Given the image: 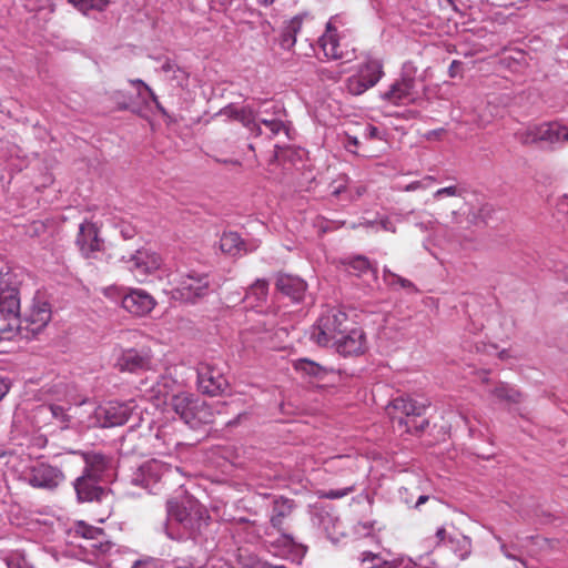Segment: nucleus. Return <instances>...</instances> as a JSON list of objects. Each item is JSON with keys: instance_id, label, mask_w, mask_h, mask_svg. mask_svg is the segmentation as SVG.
<instances>
[{"instance_id": "nucleus-1", "label": "nucleus", "mask_w": 568, "mask_h": 568, "mask_svg": "<svg viewBox=\"0 0 568 568\" xmlns=\"http://www.w3.org/2000/svg\"><path fill=\"white\" fill-rule=\"evenodd\" d=\"M171 407L191 428L213 423L214 413L212 407L194 394L181 392L173 395Z\"/></svg>"}, {"instance_id": "nucleus-2", "label": "nucleus", "mask_w": 568, "mask_h": 568, "mask_svg": "<svg viewBox=\"0 0 568 568\" xmlns=\"http://www.w3.org/2000/svg\"><path fill=\"white\" fill-rule=\"evenodd\" d=\"M352 322L343 311L332 308L324 312L312 326L311 339L320 346H333Z\"/></svg>"}, {"instance_id": "nucleus-3", "label": "nucleus", "mask_w": 568, "mask_h": 568, "mask_svg": "<svg viewBox=\"0 0 568 568\" xmlns=\"http://www.w3.org/2000/svg\"><path fill=\"white\" fill-rule=\"evenodd\" d=\"M136 407L134 400H110L97 406L83 424L89 428L122 426L129 420Z\"/></svg>"}, {"instance_id": "nucleus-4", "label": "nucleus", "mask_w": 568, "mask_h": 568, "mask_svg": "<svg viewBox=\"0 0 568 568\" xmlns=\"http://www.w3.org/2000/svg\"><path fill=\"white\" fill-rule=\"evenodd\" d=\"M429 405L430 402L427 398L418 399L409 395L399 396L390 402L388 414L393 419L397 418V414L404 415L407 419H404L402 416L398 417L399 425H404L407 433H419L428 426V420L422 419L420 423H413L410 425L409 418L422 417Z\"/></svg>"}, {"instance_id": "nucleus-5", "label": "nucleus", "mask_w": 568, "mask_h": 568, "mask_svg": "<svg viewBox=\"0 0 568 568\" xmlns=\"http://www.w3.org/2000/svg\"><path fill=\"white\" fill-rule=\"evenodd\" d=\"M174 473L171 465L160 459H149L133 469L131 483L151 493H156L161 485Z\"/></svg>"}, {"instance_id": "nucleus-6", "label": "nucleus", "mask_w": 568, "mask_h": 568, "mask_svg": "<svg viewBox=\"0 0 568 568\" xmlns=\"http://www.w3.org/2000/svg\"><path fill=\"white\" fill-rule=\"evenodd\" d=\"M20 281L18 274L6 267L0 270V315L4 320L20 316Z\"/></svg>"}, {"instance_id": "nucleus-7", "label": "nucleus", "mask_w": 568, "mask_h": 568, "mask_svg": "<svg viewBox=\"0 0 568 568\" xmlns=\"http://www.w3.org/2000/svg\"><path fill=\"white\" fill-rule=\"evenodd\" d=\"M51 306L43 295L37 293L31 303L20 314V331L31 335L39 334L51 321Z\"/></svg>"}, {"instance_id": "nucleus-8", "label": "nucleus", "mask_w": 568, "mask_h": 568, "mask_svg": "<svg viewBox=\"0 0 568 568\" xmlns=\"http://www.w3.org/2000/svg\"><path fill=\"white\" fill-rule=\"evenodd\" d=\"M383 63L375 58H367L355 74L348 77L345 81V88L353 95H361L368 89L377 84L383 77Z\"/></svg>"}, {"instance_id": "nucleus-9", "label": "nucleus", "mask_w": 568, "mask_h": 568, "mask_svg": "<svg viewBox=\"0 0 568 568\" xmlns=\"http://www.w3.org/2000/svg\"><path fill=\"white\" fill-rule=\"evenodd\" d=\"M210 290L209 277L204 273L190 271L180 276L176 287L173 290V298L186 303H194L205 296Z\"/></svg>"}, {"instance_id": "nucleus-10", "label": "nucleus", "mask_w": 568, "mask_h": 568, "mask_svg": "<svg viewBox=\"0 0 568 568\" xmlns=\"http://www.w3.org/2000/svg\"><path fill=\"white\" fill-rule=\"evenodd\" d=\"M417 82L414 75L409 74L406 67L399 79L389 85L383 93V99L395 105H408L419 99Z\"/></svg>"}, {"instance_id": "nucleus-11", "label": "nucleus", "mask_w": 568, "mask_h": 568, "mask_svg": "<svg viewBox=\"0 0 568 568\" xmlns=\"http://www.w3.org/2000/svg\"><path fill=\"white\" fill-rule=\"evenodd\" d=\"M120 372L141 373L154 368L153 353L149 347L121 349L115 359Z\"/></svg>"}, {"instance_id": "nucleus-12", "label": "nucleus", "mask_w": 568, "mask_h": 568, "mask_svg": "<svg viewBox=\"0 0 568 568\" xmlns=\"http://www.w3.org/2000/svg\"><path fill=\"white\" fill-rule=\"evenodd\" d=\"M196 372L197 388L203 394L217 396L229 387V382L223 372L213 363L201 362Z\"/></svg>"}, {"instance_id": "nucleus-13", "label": "nucleus", "mask_w": 568, "mask_h": 568, "mask_svg": "<svg viewBox=\"0 0 568 568\" xmlns=\"http://www.w3.org/2000/svg\"><path fill=\"white\" fill-rule=\"evenodd\" d=\"M28 484L34 488L52 490L64 481L63 471L47 463H36L24 474Z\"/></svg>"}, {"instance_id": "nucleus-14", "label": "nucleus", "mask_w": 568, "mask_h": 568, "mask_svg": "<svg viewBox=\"0 0 568 568\" xmlns=\"http://www.w3.org/2000/svg\"><path fill=\"white\" fill-rule=\"evenodd\" d=\"M75 244L85 258H95L104 248V241L100 236L98 226L89 221L80 224Z\"/></svg>"}, {"instance_id": "nucleus-15", "label": "nucleus", "mask_w": 568, "mask_h": 568, "mask_svg": "<svg viewBox=\"0 0 568 568\" xmlns=\"http://www.w3.org/2000/svg\"><path fill=\"white\" fill-rule=\"evenodd\" d=\"M345 26V19L342 14H335L328 19L324 34L318 39L320 47L328 59H343L344 54L339 48V27Z\"/></svg>"}, {"instance_id": "nucleus-16", "label": "nucleus", "mask_w": 568, "mask_h": 568, "mask_svg": "<svg viewBox=\"0 0 568 568\" xmlns=\"http://www.w3.org/2000/svg\"><path fill=\"white\" fill-rule=\"evenodd\" d=\"M257 113L260 123L265 125L271 132L270 139L278 135L281 132H284L288 136L290 126L284 121L285 114L281 104L263 102L262 105L257 108Z\"/></svg>"}, {"instance_id": "nucleus-17", "label": "nucleus", "mask_w": 568, "mask_h": 568, "mask_svg": "<svg viewBox=\"0 0 568 568\" xmlns=\"http://www.w3.org/2000/svg\"><path fill=\"white\" fill-rule=\"evenodd\" d=\"M125 262L128 268L139 278L158 271L162 265V257L149 248H140L131 254Z\"/></svg>"}, {"instance_id": "nucleus-18", "label": "nucleus", "mask_w": 568, "mask_h": 568, "mask_svg": "<svg viewBox=\"0 0 568 568\" xmlns=\"http://www.w3.org/2000/svg\"><path fill=\"white\" fill-rule=\"evenodd\" d=\"M336 352L343 356H358L367 348L366 335L362 328L348 327L333 344Z\"/></svg>"}, {"instance_id": "nucleus-19", "label": "nucleus", "mask_w": 568, "mask_h": 568, "mask_svg": "<svg viewBox=\"0 0 568 568\" xmlns=\"http://www.w3.org/2000/svg\"><path fill=\"white\" fill-rule=\"evenodd\" d=\"M155 305L154 297L141 288L131 290L122 297L123 308L135 316L148 315Z\"/></svg>"}, {"instance_id": "nucleus-20", "label": "nucleus", "mask_w": 568, "mask_h": 568, "mask_svg": "<svg viewBox=\"0 0 568 568\" xmlns=\"http://www.w3.org/2000/svg\"><path fill=\"white\" fill-rule=\"evenodd\" d=\"M314 17L308 11H303L283 22L280 33V45L290 51L296 43L297 34L306 22L313 21Z\"/></svg>"}, {"instance_id": "nucleus-21", "label": "nucleus", "mask_w": 568, "mask_h": 568, "mask_svg": "<svg viewBox=\"0 0 568 568\" xmlns=\"http://www.w3.org/2000/svg\"><path fill=\"white\" fill-rule=\"evenodd\" d=\"M276 290L283 295L290 297L294 303L303 301L307 284L298 276L280 273L275 282Z\"/></svg>"}, {"instance_id": "nucleus-22", "label": "nucleus", "mask_w": 568, "mask_h": 568, "mask_svg": "<svg viewBox=\"0 0 568 568\" xmlns=\"http://www.w3.org/2000/svg\"><path fill=\"white\" fill-rule=\"evenodd\" d=\"M178 387V382L171 375H161L159 379L145 390L148 399L153 400L156 406L166 405L172 400V396Z\"/></svg>"}, {"instance_id": "nucleus-23", "label": "nucleus", "mask_w": 568, "mask_h": 568, "mask_svg": "<svg viewBox=\"0 0 568 568\" xmlns=\"http://www.w3.org/2000/svg\"><path fill=\"white\" fill-rule=\"evenodd\" d=\"M100 481V479L91 478L85 474L78 477L73 483L78 500L81 503L101 500L105 490L99 485Z\"/></svg>"}, {"instance_id": "nucleus-24", "label": "nucleus", "mask_w": 568, "mask_h": 568, "mask_svg": "<svg viewBox=\"0 0 568 568\" xmlns=\"http://www.w3.org/2000/svg\"><path fill=\"white\" fill-rule=\"evenodd\" d=\"M75 531L88 541V545L83 546L85 549L90 548L92 551L98 552H106L110 549L109 542L105 541L106 535L103 529L80 521Z\"/></svg>"}, {"instance_id": "nucleus-25", "label": "nucleus", "mask_w": 568, "mask_h": 568, "mask_svg": "<svg viewBox=\"0 0 568 568\" xmlns=\"http://www.w3.org/2000/svg\"><path fill=\"white\" fill-rule=\"evenodd\" d=\"M82 457L85 463L83 474L102 480L111 466V459L104 454L97 452L82 453Z\"/></svg>"}, {"instance_id": "nucleus-26", "label": "nucleus", "mask_w": 568, "mask_h": 568, "mask_svg": "<svg viewBox=\"0 0 568 568\" xmlns=\"http://www.w3.org/2000/svg\"><path fill=\"white\" fill-rule=\"evenodd\" d=\"M294 500L285 497H277L273 500L272 514L270 517L271 526L277 531L283 530L284 520L292 514Z\"/></svg>"}, {"instance_id": "nucleus-27", "label": "nucleus", "mask_w": 568, "mask_h": 568, "mask_svg": "<svg viewBox=\"0 0 568 568\" xmlns=\"http://www.w3.org/2000/svg\"><path fill=\"white\" fill-rule=\"evenodd\" d=\"M111 565L114 568H124L126 565L128 568H159L158 560L152 557H143L141 559L136 558V555L128 550L123 556H116L111 560Z\"/></svg>"}, {"instance_id": "nucleus-28", "label": "nucleus", "mask_w": 568, "mask_h": 568, "mask_svg": "<svg viewBox=\"0 0 568 568\" xmlns=\"http://www.w3.org/2000/svg\"><path fill=\"white\" fill-rule=\"evenodd\" d=\"M173 516L187 531L191 534L201 529L203 517L200 508H179L175 513H171Z\"/></svg>"}, {"instance_id": "nucleus-29", "label": "nucleus", "mask_w": 568, "mask_h": 568, "mask_svg": "<svg viewBox=\"0 0 568 568\" xmlns=\"http://www.w3.org/2000/svg\"><path fill=\"white\" fill-rule=\"evenodd\" d=\"M565 126L557 122H546L538 124L539 143L544 142L550 145L565 142Z\"/></svg>"}, {"instance_id": "nucleus-30", "label": "nucleus", "mask_w": 568, "mask_h": 568, "mask_svg": "<svg viewBox=\"0 0 568 568\" xmlns=\"http://www.w3.org/2000/svg\"><path fill=\"white\" fill-rule=\"evenodd\" d=\"M268 282L264 278H257L247 290L245 301L253 307L261 306L268 296Z\"/></svg>"}, {"instance_id": "nucleus-31", "label": "nucleus", "mask_w": 568, "mask_h": 568, "mask_svg": "<svg viewBox=\"0 0 568 568\" xmlns=\"http://www.w3.org/2000/svg\"><path fill=\"white\" fill-rule=\"evenodd\" d=\"M358 560L362 568H397L396 560L385 559L379 552L362 551Z\"/></svg>"}, {"instance_id": "nucleus-32", "label": "nucleus", "mask_w": 568, "mask_h": 568, "mask_svg": "<svg viewBox=\"0 0 568 568\" xmlns=\"http://www.w3.org/2000/svg\"><path fill=\"white\" fill-rule=\"evenodd\" d=\"M220 248L232 256L240 254L242 251L246 252L244 242L236 232H224L220 239Z\"/></svg>"}, {"instance_id": "nucleus-33", "label": "nucleus", "mask_w": 568, "mask_h": 568, "mask_svg": "<svg viewBox=\"0 0 568 568\" xmlns=\"http://www.w3.org/2000/svg\"><path fill=\"white\" fill-rule=\"evenodd\" d=\"M491 394L499 400L510 403V404H517L521 400V393L516 389L515 387H511L510 385L506 383H499L493 390Z\"/></svg>"}, {"instance_id": "nucleus-34", "label": "nucleus", "mask_w": 568, "mask_h": 568, "mask_svg": "<svg viewBox=\"0 0 568 568\" xmlns=\"http://www.w3.org/2000/svg\"><path fill=\"white\" fill-rule=\"evenodd\" d=\"M295 371L307 376L321 378L325 375V369L320 364L307 358H300L294 362Z\"/></svg>"}, {"instance_id": "nucleus-35", "label": "nucleus", "mask_w": 568, "mask_h": 568, "mask_svg": "<svg viewBox=\"0 0 568 568\" xmlns=\"http://www.w3.org/2000/svg\"><path fill=\"white\" fill-rule=\"evenodd\" d=\"M515 138L519 143L524 145L539 143L538 124H529L523 129H519L515 133Z\"/></svg>"}, {"instance_id": "nucleus-36", "label": "nucleus", "mask_w": 568, "mask_h": 568, "mask_svg": "<svg viewBox=\"0 0 568 568\" xmlns=\"http://www.w3.org/2000/svg\"><path fill=\"white\" fill-rule=\"evenodd\" d=\"M383 276H384V281L389 286L399 285L400 287H403L405 290L417 291L415 284L412 281L404 278L396 273H393L387 267L384 268Z\"/></svg>"}, {"instance_id": "nucleus-37", "label": "nucleus", "mask_w": 568, "mask_h": 568, "mask_svg": "<svg viewBox=\"0 0 568 568\" xmlns=\"http://www.w3.org/2000/svg\"><path fill=\"white\" fill-rule=\"evenodd\" d=\"M68 1L84 13H87L89 10L102 11L109 4V0H68Z\"/></svg>"}, {"instance_id": "nucleus-38", "label": "nucleus", "mask_w": 568, "mask_h": 568, "mask_svg": "<svg viewBox=\"0 0 568 568\" xmlns=\"http://www.w3.org/2000/svg\"><path fill=\"white\" fill-rule=\"evenodd\" d=\"M257 109H255L253 105L247 104L239 110L236 121H239L243 126L248 129L250 126H254V122L257 120Z\"/></svg>"}, {"instance_id": "nucleus-39", "label": "nucleus", "mask_w": 568, "mask_h": 568, "mask_svg": "<svg viewBox=\"0 0 568 568\" xmlns=\"http://www.w3.org/2000/svg\"><path fill=\"white\" fill-rule=\"evenodd\" d=\"M130 83L132 85L138 87V95L141 98H144V95H148L152 102L156 105V108L164 113V109L162 108L161 103L159 102V99L154 91L141 79L130 80Z\"/></svg>"}, {"instance_id": "nucleus-40", "label": "nucleus", "mask_w": 568, "mask_h": 568, "mask_svg": "<svg viewBox=\"0 0 568 568\" xmlns=\"http://www.w3.org/2000/svg\"><path fill=\"white\" fill-rule=\"evenodd\" d=\"M348 266L356 271L357 274H363L368 271H372L374 274L376 273V270L373 268L369 260L363 255L355 256L348 261Z\"/></svg>"}, {"instance_id": "nucleus-41", "label": "nucleus", "mask_w": 568, "mask_h": 568, "mask_svg": "<svg viewBox=\"0 0 568 568\" xmlns=\"http://www.w3.org/2000/svg\"><path fill=\"white\" fill-rule=\"evenodd\" d=\"M44 408L50 412L52 418L60 424L61 428H67L69 426L70 417L62 406L51 404Z\"/></svg>"}, {"instance_id": "nucleus-42", "label": "nucleus", "mask_w": 568, "mask_h": 568, "mask_svg": "<svg viewBox=\"0 0 568 568\" xmlns=\"http://www.w3.org/2000/svg\"><path fill=\"white\" fill-rule=\"evenodd\" d=\"M354 490H355V486L351 485V486H347V487L341 488V489L320 490L317 494H318L320 498L339 499V498H343V497L347 496L348 494L353 493Z\"/></svg>"}, {"instance_id": "nucleus-43", "label": "nucleus", "mask_w": 568, "mask_h": 568, "mask_svg": "<svg viewBox=\"0 0 568 568\" xmlns=\"http://www.w3.org/2000/svg\"><path fill=\"white\" fill-rule=\"evenodd\" d=\"M314 520H316V523L320 526H323V528L327 531L328 530V525L329 524L334 525L336 518H334L332 515H329L327 511H325L323 509H317L314 513Z\"/></svg>"}, {"instance_id": "nucleus-44", "label": "nucleus", "mask_w": 568, "mask_h": 568, "mask_svg": "<svg viewBox=\"0 0 568 568\" xmlns=\"http://www.w3.org/2000/svg\"><path fill=\"white\" fill-rule=\"evenodd\" d=\"M463 194V190L459 189L456 185H449L446 187L438 189L434 194L433 197L435 200H439L443 196H460Z\"/></svg>"}, {"instance_id": "nucleus-45", "label": "nucleus", "mask_w": 568, "mask_h": 568, "mask_svg": "<svg viewBox=\"0 0 568 568\" xmlns=\"http://www.w3.org/2000/svg\"><path fill=\"white\" fill-rule=\"evenodd\" d=\"M435 181H436L435 178L428 175V176H425L423 180L414 181V182L407 184L404 190L407 192H413L418 189H427V187L432 186V184Z\"/></svg>"}, {"instance_id": "nucleus-46", "label": "nucleus", "mask_w": 568, "mask_h": 568, "mask_svg": "<svg viewBox=\"0 0 568 568\" xmlns=\"http://www.w3.org/2000/svg\"><path fill=\"white\" fill-rule=\"evenodd\" d=\"M436 545H453L455 541V537L447 532L445 527L437 528L435 532Z\"/></svg>"}, {"instance_id": "nucleus-47", "label": "nucleus", "mask_w": 568, "mask_h": 568, "mask_svg": "<svg viewBox=\"0 0 568 568\" xmlns=\"http://www.w3.org/2000/svg\"><path fill=\"white\" fill-rule=\"evenodd\" d=\"M496 540L499 542L500 545V551L503 552V555L508 558V559H511V560H519L521 564H524V561L521 559H519L515 554H514V550L516 549V547L514 545L511 546H508L506 545L503 539L498 536H495Z\"/></svg>"}, {"instance_id": "nucleus-48", "label": "nucleus", "mask_w": 568, "mask_h": 568, "mask_svg": "<svg viewBox=\"0 0 568 568\" xmlns=\"http://www.w3.org/2000/svg\"><path fill=\"white\" fill-rule=\"evenodd\" d=\"M241 108H237L235 104L233 103H230L227 104L226 106L222 108L220 111H219V115H224L226 116L227 119H232V120H235L237 119V115H239V110Z\"/></svg>"}, {"instance_id": "nucleus-49", "label": "nucleus", "mask_w": 568, "mask_h": 568, "mask_svg": "<svg viewBox=\"0 0 568 568\" xmlns=\"http://www.w3.org/2000/svg\"><path fill=\"white\" fill-rule=\"evenodd\" d=\"M318 74L322 80H332V81H338L341 79V72L328 70V69H321L318 71Z\"/></svg>"}, {"instance_id": "nucleus-50", "label": "nucleus", "mask_w": 568, "mask_h": 568, "mask_svg": "<svg viewBox=\"0 0 568 568\" xmlns=\"http://www.w3.org/2000/svg\"><path fill=\"white\" fill-rule=\"evenodd\" d=\"M8 568H32L23 558H12L7 562Z\"/></svg>"}, {"instance_id": "nucleus-51", "label": "nucleus", "mask_w": 568, "mask_h": 568, "mask_svg": "<svg viewBox=\"0 0 568 568\" xmlns=\"http://www.w3.org/2000/svg\"><path fill=\"white\" fill-rule=\"evenodd\" d=\"M399 495L402 500L409 507H413L414 505V496L413 493L408 488H402L399 490Z\"/></svg>"}, {"instance_id": "nucleus-52", "label": "nucleus", "mask_w": 568, "mask_h": 568, "mask_svg": "<svg viewBox=\"0 0 568 568\" xmlns=\"http://www.w3.org/2000/svg\"><path fill=\"white\" fill-rule=\"evenodd\" d=\"M378 224L384 231L395 233L396 232V225L394 222H392L388 217H383L379 220Z\"/></svg>"}, {"instance_id": "nucleus-53", "label": "nucleus", "mask_w": 568, "mask_h": 568, "mask_svg": "<svg viewBox=\"0 0 568 568\" xmlns=\"http://www.w3.org/2000/svg\"><path fill=\"white\" fill-rule=\"evenodd\" d=\"M364 136L371 140L377 139L379 138V131L376 126L368 124L364 129Z\"/></svg>"}, {"instance_id": "nucleus-54", "label": "nucleus", "mask_w": 568, "mask_h": 568, "mask_svg": "<svg viewBox=\"0 0 568 568\" xmlns=\"http://www.w3.org/2000/svg\"><path fill=\"white\" fill-rule=\"evenodd\" d=\"M8 392H9V384L0 375V400L7 395Z\"/></svg>"}, {"instance_id": "nucleus-55", "label": "nucleus", "mask_w": 568, "mask_h": 568, "mask_svg": "<svg viewBox=\"0 0 568 568\" xmlns=\"http://www.w3.org/2000/svg\"><path fill=\"white\" fill-rule=\"evenodd\" d=\"M162 71L163 72H171V71H174L175 69H179L178 65L171 61L170 59L165 60V62L162 64L161 67Z\"/></svg>"}, {"instance_id": "nucleus-56", "label": "nucleus", "mask_w": 568, "mask_h": 568, "mask_svg": "<svg viewBox=\"0 0 568 568\" xmlns=\"http://www.w3.org/2000/svg\"><path fill=\"white\" fill-rule=\"evenodd\" d=\"M281 540H282V544L284 546H294L295 545V541H294V538L292 535L290 534H282L281 535Z\"/></svg>"}, {"instance_id": "nucleus-57", "label": "nucleus", "mask_w": 568, "mask_h": 568, "mask_svg": "<svg viewBox=\"0 0 568 568\" xmlns=\"http://www.w3.org/2000/svg\"><path fill=\"white\" fill-rule=\"evenodd\" d=\"M427 500H429V496L422 494L417 497V500L414 503L413 508L419 509L422 505H424Z\"/></svg>"}, {"instance_id": "nucleus-58", "label": "nucleus", "mask_w": 568, "mask_h": 568, "mask_svg": "<svg viewBox=\"0 0 568 568\" xmlns=\"http://www.w3.org/2000/svg\"><path fill=\"white\" fill-rule=\"evenodd\" d=\"M247 130L255 136L262 135V129L258 119L254 122V126H250Z\"/></svg>"}, {"instance_id": "nucleus-59", "label": "nucleus", "mask_w": 568, "mask_h": 568, "mask_svg": "<svg viewBox=\"0 0 568 568\" xmlns=\"http://www.w3.org/2000/svg\"><path fill=\"white\" fill-rule=\"evenodd\" d=\"M243 417H246V414L245 413H237L236 414V417L234 419H230L226 422V425L227 426H235L240 423V420L243 418Z\"/></svg>"}, {"instance_id": "nucleus-60", "label": "nucleus", "mask_w": 568, "mask_h": 568, "mask_svg": "<svg viewBox=\"0 0 568 568\" xmlns=\"http://www.w3.org/2000/svg\"><path fill=\"white\" fill-rule=\"evenodd\" d=\"M113 99L116 100L119 103V102H122L125 99V97L121 91H118V92H114Z\"/></svg>"}, {"instance_id": "nucleus-61", "label": "nucleus", "mask_w": 568, "mask_h": 568, "mask_svg": "<svg viewBox=\"0 0 568 568\" xmlns=\"http://www.w3.org/2000/svg\"><path fill=\"white\" fill-rule=\"evenodd\" d=\"M258 4L263 7H270L273 4L276 0H256Z\"/></svg>"}, {"instance_id": "nucleus-62", "label": "nucleus", "mask_w": 568, "mask_h": 568, "mask_svg": "<svg viewBox=\"0 0 568 568\" xmlns=\"http://www.w3.org/2000/svg\"><path fill=\"white\" fill-rule=\"evenodd\" d=\"M128 108H129V103H128L126 99H124L122 102H119V109L125 110Z\"/></svg>"}, {"instance_id": "nucleus-63", "label": "nucleus", "mask_w": 568, "mask_h": 568, "mask_svg": "<svg viewBox=\"0 0 568 568\" xmlns=\"http://www.w3.org/2000/svg\"><path fill=\"white\" fill-rule=\"evenodd\" d=\"M561 206L566 207L567 209V213H568V195H565L561 200Z\"/></svg>"}, {"instance_id": "nucleus-64", "label": "nucleus", "mask_w": 568, "mask_h": 568, "mask_svg": "<svg viewBox=\"0 0 568 568\" xmlns=\"http://www.w3.org/2000/svg\"><path fill=\"white\" fill-rule=\"evenodd\" d=\"M348 144L357 145L358 140L356 136H348Z\"/></svg>"}]
</instances>
